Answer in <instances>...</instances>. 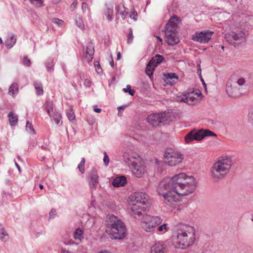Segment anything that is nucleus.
Returning <instances> with one entry per match:
<instances>
[{
  "label": "nucleus",
  "instance_id": "f257e3e1",
  "mask_svg": "<svg viewBox=\"0 0 253 253\" xmlns=\"http://www.w3.org/2000/svg\"><path fill=\"white\" fill-rule=\"evenodd\" d=\"M189 177L184 173H180L174 175L169 180L165 179L161 181L157 188L159 195L163 196L165 202L169 206L175 209L178 198L173 193L178 196L189 195L190 186L186 182Z\"/></svg>",
  "mask_w": 253,
  "mask_h": 253
},
{
  "label": "nucleus",
  "instance_id": "f03ea898",
  "mask_svg": "<svg viewBox=\"0 0 253 253\" xmlns=\"http://www.w3.org/2000/svg\"><path fill=\"white\" fill-rule=\"evenodd\" d=\"M106 231L112 239L122 240L126 235L124 223L113 214H108L105 220Z\"/></svg>",
  "mask_w": 253,
  "mask_h": 253
},
{
  "label": "nucleus",
  "instance_id": "7ed1b4c3",
  "mask_svg": "<svg viewBox=\"0 0 253 253\" xmlns=\"http://www.w3.org/2000/svg\"><path fill=\"white\" fill-rule=\"evenodd\" d=\"M130 214L133 216H140L142 212L146 210L148 207V196L142 192H135L129 197Z\"/></svg>",
  "mask_w": 253,
  "mask_h": 253
},
{
  "label": "nucleus",
  "instance_id": "20e7f679",
  "mask_svg": "<svg viewBox=\"0 0 253 253\" xmlns=\"http://www.w3.org/2000/svg\"><path fill=\"white\" fill-rule=\"evenodd\" d=\"M232 164L231 157H222L212 165L211 169L212 177L214 179L223 178L229 172Z\"/></svg>",
  "mask_w": 253,
  "mask_h": 253
},
{
  "label": "nucleus",
  "instance_id": "39448f33",
  "mask_svg": "<svg viewBox=\"0 0 253 253\" xmlns=\"http://www.w3.org/2000/svg\"><path fill=\"white\" fill-rule=\"evenodd\" d=\"M125 161L130 167L132 173L137 177H141L146 172L145 166L143 160L136 154L124 156Z\"/></svg>",
  "mask_w": 253,
  "mask_h": 253
},
{
  "label": "nucleus",
  "instance_id": "423d86ee",
  "mask_svg": "<svg viewBox=\"0 0 253 253\" xmlns=\"http://www.w3.org/2000/svg\"><path fill=\"white\" fill-rule=\"evenodd\" d=\"M178 19V17L174 15L171 17L166 26L165 38L166 42L169 45H174L179 42L176 31Z\"/></svg>",
  "mask_w": 253,
  "mask_h": 253
},
{
  "label": "nucleus",
  "instance_id": "0eeeda50",
  "mask_svg": "<svg viewBox=\"0 0 253 253\" xmlns=\"http://www.w3.org/2000/svg\"><path fill=\"white\" fill-rule=\"evenodd\" d=\"M245 83V80L243 78H237L231 77L226 83V91L229 96L236 98L240 96V86Z\"/></svg>",
  "mask_w": 253,
  "mask_h": 253
},
{
  "label": "nucleus",
  "instance_id": "6e6552de",
  "mask_svg": "<svg viewBox=\"0 0 253 253\" xmlns=\"http://www.w3.org/2000/svg\"><path fill=\"white\" fill-rule=\"evenodd\" d=\"M163 219L158 216L145 215L141 221V227L147 232H153L155 228L161 224Z\"/></svg>",
  "mask_w": 253,
  "mask_h": 253
},
{
  "label": "nucleus",
  "instance_id": "1a4fd4ad",
  "mask_svg": "<svg viewBox=\"0 0 253 253\" xmlns=\"http://www.w3.org/2000/svg\"><path fill=\"white\" fill-rule=\"evenodd\" d=\"M165 163L170 167H175L181 163L183 156L178 151L167 149L164 153Z\"/></svg>",
  "mask_w": 253,
  "mask_h": 253
},
{
  "label": "nucleus",
  "instance_id": "9d476101",
  "mask_svg": "<svg viewBox=\"0 0 253 253\" xmlns=\"http://www.w3.org/2000/svg\"><path fill=\"white\" fill-rule=\"evenodd\" d=\"M170 114L169 113H154L150 115L147 120L151 125L157 126L165 122L170 121Z\"/></svg>",
  "mask_w": 253,
  "mask_h": 253
},
{
  "label": "nucleus",
  "instance_id": "9b49d317",
  "mask_svg": "<svg viewBox=\"0 0 253 253\" xmlns=\"http://www.w3.org/2000/svg\"><path fill=\"white\" fill-rule=\"evenodd\" d=\"M174 242L176 247L180 249H186L189 246L190 241L187 232L179 230L177 231L176 237L174 239Z\"/></svg>",
  "mask_w": 253,
  "mask_h": 253
},
{
  "label": "nucleus",
  "instance_id": "f8f14e48",
  "mask_svg": "<svg viewBox=\"0 0 253 253\" xmlns=\"http://www.w3.org/2000/svg\"><path fill=\"white\" fill-rule=\"evenodd\" d=\"M225 39L229 44L233 45L235 47L239 46V44H237L236 42H239L240 43L245 42V34L243 32H231L227 33L225 35Z\"/></svg>",
  "mask_w": 253,
  "mask_h": 253
},
{
  "label": "nucleus",
  "instance_id": "ddd939ff",
  "mask_svg": "<svg viewBox=\"0 0 253 253\" xmlns=\"http://www.w3.org/2000/svg\"><path fill=\"white\" fill-rule=\"evenodd\" d=\"M214 32L210 30H206L200 32H196L193 36L192 39L195 42L202 43H206L211 40Z\"/></svg>",
  "mask_w": 253,
  "mask_h": 253
},
{
  "label": "nucleus",
  "instance_id": "4468645a",
  "mask_svg": "<svg viewBox=\"0 0 253 253\" xmlns=\"http://www.w3.org/2000/svg\"><path fill=\"white\" fill-rule=\"evenodd\" d=\"M203 98V95L198 89L191 90V106L199 104Z\"/></svg>",
  "mask_w": 253,
  "mask_h": 253
},
{
  "label": "nucleus",
  "instance_id": "2eb2a0df",
  "mask_svg": "<svg viewBox=\"0 0 253 253\" xmlns=\"http://www.w3.org/2000/svg\"><path fill=\"white\" fill-rule=\"evenodd\" d=\"M94 53V45L92 43H88L86 47L84 59L87 62L92 61Z\"/></svg>",
  "mask_w": 253,
  "mask_h": 253
},
{
  "label": "nucleus",
  "instance_id": "dca6fc26",
  "mask_svg": "<svg viewBox=\"0 0 253 253\" xmlns=\"http://www.w3.org/2000/svg\"><path fill=\"white\" fill-rule=\"evenodd\" d=\"M90 188L95 189L98 183V176L95 170H92L89 176Z\"/></svg>",
  "mask_w": 253,
  "mask_h": 253
},
{
  "label": "nucleus",
  "instance_id": "f3484780",
  "mask_svg": "<svg viewBox=\"0 0 253 253\" xmlns=\"http://www.w3.org/2000/svg\"><path fill=\"white\" fill-rule=\"evenodd\" d=\"M165 248L164 245L160 242L155 243L151 249L150 253H165Z\"/></svg>",
  "mask_w": 253,
  "mask_h": 253
},
{
  "label": "nucleus",
  "instance_id": "a211bd4d",
  "mask_svg": "<svg viewBox=\"0 0 253 253\" xmlns=\"http://www.w3.org/2000/svg\"><path fill=\"white\" fill-rule=\"evenodd\" d=\"M126 184V179L125 176H121L116 177L112 182L113 185L116 187L124 186Z\"/></svg>",
  "mask_w": 253,
  "mask_h": 253
},
{
  "label": "nucleus",
  "instance_id": "6ab92c4d",
  "mask_svg": "<svg viewBox=\"0 0 253 253\" xmlns=\"http://www.w3.org/2000/svg\"><path fill=\"white\" fill-rule=\"evenodd\" d=\"M115 9L120 14L123 19H124L126 18L128 12L126 10V8L123 4H120L116 5Z\"/></svg>",
  "mask_w": 253,
  "mask_h": 253
},
{
  "label": "nucleus",
  "instance_id": "aec40b11",
  "mask_svg": "<svg viewBox=\"0 0 253 253\" xmlns=\"http://www.w3.org/2000/svg\"><path fill=\"white\" fill-rule=\"evenodd\" d=\"M178 80V77L175 73H168L166 75V82L167 84L169 83L170 84H173L175 80L177 81Z\"/></svg>",
  "mask_w": 253,
  "mask_h": 253
},
{
  "label": "nucleus",
  "instance_id": "412c9836",
  "mask_svg": "<svg viewBox=\"0 0 253 253\" xmlns=\"http://www.w3.org/2000/svg\"><path fill=\"white\" fill-rule=\"evenodd\" d=\"M203 130L202 129L198 130L195 133H193L192 131H191V141L193 140H195L197 141H200L202 140L204 137H202L203 135Z\"/></svg>",
  "mask_w": 253,
  "mask_h": 253
},
{
  "label": "nucleus",
  "instance_id": "4be33fe9",
  "mask_svg": "<svg viewBox=\"0 0 253 253\" xmlns=\"http://www.w3.org/2000/svg\"><path fill=\"white\" fill-rule=\"evenodd\" d=\"M18 93V85L17 83H13L9 87L8 93L13 97Z\"/></svg>",
  "mask_w": 253,
  "mask_h": 253
},
{
  "label": "nucleus",
  "instance_id": "5701e85b",
  "mask_svg": "<svg viewBox=\"0 0 253 253\" xmlns=\"http://www.w3.org/2000/svg\"><path fill=\"white\" fill-rule=\"evenodd\" d=\"M169 228L168 224L164 223L162 225H159L157 229V232L160 234H164L169 230Z\"/></svg>",
  "mask_w": 253,
  "mask_h": 253
},
{
  "label": "nucleus",
  "instance_id": "b1692460",
  "mask_svg": "<svg viewBox=\"0 0 253 253\" xmlns=\"http://www.w3.org/2000/svg\"><path fill=\"white\" fill-rule=\"evenodd\" d=\"M105 14L107 16L108 20L111 21L113 17V6L107 5Z\"/></svg>",
  "mask_w": 253,
  "mask_h": 253
},
{
  "label": "nucleus",
  "instance_id": "393cba45",
  "mask_svg": "<svg viewBox=\"0 0 253 253\" xmlns=\"http://www.w3.org/2000/svg\"><path fill=\"white\" fill-rule=\"evenodd\" d=\"M155 67L156 66L151 61H150L147 64L145 72L146 74L150 77L152 76L153 71L154 70Z\"/></svg>",
  "mask_w": 253,
  "mask_h": 253
},
{
  "label": "nucleus",
  "instance_id": "a878e982",
  "mask_svg": "<svg viewBox=\"0 0 253 253\" xmlns=\"http://www.w3.org/2000/svg\"><path fill=\"white\" fill-rule=\"evenodd\" d=\"M9 122L11 126H15L18 122V118L12 112H10L8 114Z\"/></svg>",
  "mask_w": 253,
  "mask_h": 253
},
{
  "label": "nucleus",
  "instance_id": "bb28decb",
  "mask_svg": "<svg viewBox=\"0 0 253 253\" xmlns=\"http://www.w3.org/2000/svg\"><path fill=\"white\" fill-rule=\"evenodd\" d=\"M191 232H192V238H191V245L194 244L200 237L198 231H196L194 227L191 226Z\"/></svg>",
  "mask_w": 253,
  "mask_h": 253
},
{
  "label": "nucleus",
  "instance_id": "cd10ccee",
  "mask_svg": "<svg viewBox=\"0 0 253 253\" xmlns=\"http://www.w3.org/2000/svg\"><path fill=\"white\" fill-rule=\"evenodd\" d=\"M16 38L14 36H11L10 38L5 41V45L8 48H11L15 44Z\"/></svg>",
  "mask_w": 253,
  "mask_h": 253
},
{
  "label": "nucleus",
  "instance_id": "c85d7f7f",
  "mask_svg": "<svg viewBox=\"0 0 253 253\" xmlns=\"http://www.w3.org/2000/svg\"><path fill=\"white\" fill-rule=\"evenodd\" d=\"M164 59L163 57L159 54L156 55L150 61L156 66L160 63Z\"/></svg>",
  "mask_w": 253,
  "mask_h": 253
},
{
  "label": "nucleus",
  "instance_id": "c756f323",
  "mask_svg": "<svg viewBox=\"0 0 253 253\" xmlns=\"http://www.w3.org/2000/svg\"><path fill=\"white\" fill-rule=\"evenodd\" d=\"M9 239L8 234L5 232L4 228H0V239L3 242L7 241Z\"/></svg>",
  "mask_w": 253,
  "mask_h": 253
},
{
  "label": "nucleus",
  "instance_id": "7c9ffc66",
  "mask_svg": "<svg viewBox=\"0 0 253 253\" xmlns=\"http://www.w3.org/2000/svg\"><path fill=\"white\" fill-rule=\"evenodd\" d=\"M74 238L75 240L81 241L83 238V231L80 228L77 229L74 233Z\"/></svg>",
  "mask_w": 253,
  "mask_h": 253
},
{
  "label": "nucleus",
  "instance_id": "2f4dec72",
  "mask_svg": "<svg viewBox=\"0 0 253 253\" xmlns=\"http://www.w3.org/2000/svg\"><path fill=\"white\" fill-rule=\"evenodd\" d=\"M198 186L197 181L196 178L191 175V194L193 193Z\"/></svg>",
  "mask_w": 253,
  "mask_h": 253
},
{
  "label": "nucleus",
  "instance_id": "473e14b6",
  "mask_svg": "<svg viewBox=\"0 0 253 253\" xmlns=\"http://www.w3.org/2000/svg\"><path fill=\"white\" fill-rule=\"evenodd\" d=\"M34 86L36 90H37V93L38 94L42 95L43 94V87L42 84L41 83L35 82L34 84Z\"/></svg>",
  "mask_w": 253,
  "mask_h": 253
},
{
  "label": "nucleus",
  "instance_id": "72a5a7b5",
  "mask_svg": "<svg viewBox=\"0 0 253 253\" xmlns=\"http://www.w3.org/2000/svg\"><path fill=\"white\" fill-rule=\"evenodd\" d=\"M189 96V94H183L180 96H178L177 97V100L178 101L183 102L188 104L190 100Z\"/></svg>",
  "mask_w": 253,
  "mask_h": 253
},
{
  "label": "nucleus",
  "instance_id": "f704fd0d",
  "mask_svg": "<svg viewBox=\"0 0 253 253\" xmlns=\"http://www.w3.org/2000/svg\"><path fill=\"white\" fill-rule=\"evenodd\" d=\"M202 130H203V135H202V137H204L205 138V137H207V136H215L216 137L217 136V135L214 133L213 132L211 131L210 130H209V129H202Z\"/></svg>",
  "mask_w": 253,
  "mask_h": 253
},
{
  "label": "nucleus",
  "instance_id": "c9c22d12",
  "mask_svg": "<svg viewBox=\"0 0 253 253\" xmlns=\"http://www.w3.org/2000/svg\"><path fill=\"white\" fill-rule=\"evenodd\" d=\"M69 120L72 122L75 121V115L72 109H70L66 113Z\"/></svg>",
  "mask_w": 253,
  "mask_h": 253
},
{
  "label": "nucleus",
  "instance_id": "e433bc0d",
  "mask_svg": "<svg viewBox=\"0 0 253 253\" xmlns=\"http://www.w3.org/2000/svg\"><path fill=\"white\" fill-rule=\"evenodd\" d=\"M76 22L77 25L81 29L84 28V25L83 19L80 16H76Z\"/></svg>",
  "mask_w": 253,
  "mask_h": 253
},
{
  "label": "nucleus",
  "instance_id": "4c0bfd02",
  "mask_svg": "<svg viewBox=\"0 0 253 253\" xmlns=\"http://www.w3.org/2000/svg\"><path fill=\"white\" fill-rule=\"evenodd\" d=\"M26 130L28 131L29 133L33 134L35 133V131L33 127L32 123H30L29 121H28L26 123Z\"/></svg>",
  "mask_w": 253,
  "mask_h": 253
},
{
  "label": "nucleus",
  "instance_id": "58836bf2",
  "mask_svg": "<svg viewBox=\"0 0 253 253\" xmlns=\"http://www.w3.org/2000/svg\"><path fill=\"white\" fill-rule=\"evenodd\" d=\"M84 164H85V159H84V158H83L78 167L79 171L82 173H84Z\"/></svg>",
  "mask_w": 253,
  "mask_h": 253
},
{
  "label": "nucleus",
  "instance_id": "ea45409f",
  "mask_svg": "<svg viewBox=\"0 0 253 253\" xmlns=\"http://www.w3.org/2000/svg\"><path fill=\"white\" fill-rule=\"evenodd\" d=\"M94 67H95L96 71L98 74L102 73V70L101 67L99 64V62L98 61H94Z\"/></svg>",
  "mask_w": 253,
  "mask_h": 253
},
{
  "label": "nucleus",
  "instance_id": "a19ab883",
  "mask_svg": "<svg viewBox=\"0 0 253 253\" xmlns=\"http://www.w3.org/2000/svg\"><path fill=\"white\" fill-rule=\"evenodd\" d=\"M123 90L125 92H128V93L131 96H133L135 92L134 90L131 89V86L129 84L127 85L126 88H124Z\"/></svg>",
  "mask_w": 253,
  "mask_h": 253
},
{
  "label": "nucleus",
  "instance_id": "79ce46f5",
  "mask_svg": "<svg viewBox=\"0 0 253 253\" xmlns=\"http://www.w3.org/2000/svg\"><path fill=\"white\" fill-rule=\"evenodd\" d=\"M198 66L199 67V69L198 70V72H197V73L198 74L199 76H200V79H201V82H202V84H203V85L206 87V84L205 83V82H204V79H203L202 78V74H201V67H200V64H198Z\"/></svg>",
  "mask_w": 253,
  "mask_h": 253
},
{
  "label": "nucleus",
  "instance_id": "37998d69",
  "mask_svg": "<svg viewBox=\"0 0 253 253\" xmlns=\"http://www.w3.org/2000/svg\"><path fill=\"white\" fill-rule=\"evenodd\" d=\"M52 21L59 26H62L64 23V21L63 20L58 18H53L52 19Z\"/></svg>",
  "mask_w": 253,
  "mask_h": 253
},
{
  "label": "nucleus",
  "instance_id": "c03bdc74",
  "mask_svg": "<svg viewBox=\"0 0 253 253\" xmlns=\"http://www.w3.org/2000/svg\"><path fill=\"white\" fill-rule=\"evenodd\" d=\"M104 158H103V162H104V165L105 166H107L109 164V157L108 156L106 152H104Z\"/></svg>",
  "mask_w": 253,
  "mask_h": 253
},
{
  "label": "nucleus",
  "instance_id": "a18cd8bd",
  "mask_svg": "<svg viewBox=\"0 0 253 253\" xmlns=\"http://www.w3.org/2000/svg\"><path fill=\"white\" fill-rule=\"evenodd\" d=\"M133 36L132 35V30H130V32L128 33V34L127 35V43H131L133 41Z\"/></svg>",
  "mask_w": 253,
  "mask_h": 253
},
{
  "label": "nucleus",
  "instance_id": "49530a36",
  "mask_svg": "<svg viewBox=\"0 0 253 253\" xmlns=\"http://www.w3.org/2000/svg\"><path fill=\"white\" fill-rule=\"evenodd\" d=\"M53 111V107H52V103H47V108H46V111L48 113V114L50 116V112L51 111Z\"/></svg>",
  "mask_w": 253,
  "mask_h": 253
},
{
  "label": "nucleus",
  "instance_id": "de8ad7c7",
  "mask_svg": "<svg viewBox=\"0 0 253 253\" xmlns=\"http://www.w3.org/2000/svg\"><path fill=\"white\" fill-rule=\"evenodd\" d=\"M23 64L27 66H30L31 65V61L27 56L23 58Z\"/></svg>",
  "mask_w": 253,
  "mask_h": 253
},
{
  "label": "nucleus",
  "instance_id": "09e8293b",
  "mask_svg": "<svg viewBox=\"0 0 253 253\" xmlns=\"http://www.w3.org/2000/svg\"><path fill=\"white\" fill-rule=\"evenodd\" d=\"M61 116L60 114L56 115V117H54V120L56 124H58L60 121Z\"/></svg>",
  "mask_w": 253,
  "mask_h": 253
},
{
  "label": "nucleus",
  "instance_id": "8fccbe9b",
  "mask_svg": "<svg viewBox=\"0 0 253 253\" xmlns=\"http://www.w3.org/2000/svg\"><path fill=\"white\" fill-rule=\"evenodd\" d=\"M137 16V12L135 11H132L131 12V13L130 14V17L134 20H136L137 18L136 17Z\"/></svg>",
  "mask_w": 253,
  "mask_h": 253
},
{
  "label": "nucleus",
  "instance_id": "3c124183",
  "mask_svg": "<svg viewBox=\"0 0 253 253\" xmlns=\"http://www.w3.org/2000/svg\"><path fill=\"white\" fill-rule=\"evenodd\" d=\"M249 121L253 125V112L249 114Z\"/></svg>",
  "mask_w": 253,
  "mask_h": 253
},
{
  "label": "nucleus",
  "instance_id": "603ef678",
  "mask_svg": "<svg viewBox=\"0 0 253 253\" xmlns=\"http://www.w3.org/2000/svg\"><path fill=\"white\" fill-rule=\"evenodd\" d=\"M56 211L54 210H52L49 212V218H52L56 214Z\"/></svg>",
  "mask_w": 253,
  "mask_h": 253
},
{
  "label": "nucleus",
  "instance_id": "864d4df0",
  "mask_svg": "<svg viewBox=\"0 0 253 253\" xmlns=\"http://www.w3.org/2000/svg\"><path fill=\"white\" fill-rule=\"evenodd\" d=\"M185 141L187 143H190V132L188 133L185 136Z\"/></svg>",
  "mask_w": 253,
  "mask_h": 253
},
{
  "label": "nucleus",
  "instance_id": "5fc2aeb1",
  "mask_svg": "<svg viewBox=\"0 0 253 253\" xmlns=\"http://www.w3.org/2000/svg\"><path fill=\"white\" fill-rule=\"evenodd\" d=\"M125 106H120L119 107H118V115L120 116H121V112H123L124 108H125Z\"/></svg>",
  "mask_w": 253,
  "mask_h": 253
},
{
  "label": "nucleus",
  "instance_id": "6e6d98bb",
  "mask_svg": "<svg viewBox=\"0 0 253 253\" xmlns=\"http://www.w3.org/2000/svg\"><path fill=\"white\" fill-rule=\"evenodd\" d=\"M77 1H74L71 4L70 7L71 8H73V10L76 7L77 5Z\"/></svg>",
  "mask_w": 253,
  "mask_h": 253
},
{
  "label": "nucleus",
  "instance_id": "4d7b16f0",
  "mask_svg": "<svg viewBox=\"0 0 253 253\" xmlns=\"http://www.w3.org/2000/svg\"><path fill=\"white\" fill-rule=\"evenodd\" d=\"M94 111L96 113H100L101 111V109H99V108H98L97 106H94Z\"/></svg>",
  "mask_w": 253,
  "mask_h": 253
},
{
  "label": "nucleus",
  "instance_id": "13d9d810",
  "mask_svg": "<svg viewBox=\"0 0 253 253\" xmlns=\"http://www.w3.org/2000/svg\"><path fill=\"white\" fill-rule=\"evenodd\" d=\"M85 84L86 86H89L90 84V82L89 80H85Z\"/></svg>",
  "mask_w": 253,
  "mask_h": 253
},
{
  "label": "nucleus",
  "instance_id": "bf43d9fd",
  "mask_svg": "<svg viewBox=\"0 0 253 253\" xmlns=\"http://www.w3.org/2000/svg\"><path fill=\"white\" fill-rule=\"evenodd\" d=\"M110 65H111L112 67H114V60H113V58H112V57H111V61L110 62Z\"/></svg>",
  "mask_w": 253,
  "mask_h": 253
},
{
  "label": "nucleus",
  "instance_id": "052dcab7",
  "mask_svg": "<svg viewBox=\"0 0 253 253\" xmlns=\"http://www.w3.org/2000/svg\"><path fill=\"white\" fill-rule=\"evenodd\" d=\"M98 253H111V252H110L108 251H106V250H104V251H101L99 252Z\"/></svg>",
  "mask_w": 253,
  "mask_h": 253
},
{
  "label": "nucleus",
  "instance_id": "680f3d73",
  "mask_svg": "<svg viewBox=\"0 0 253 253\" xmlns=\"http://www.w3.org/2000/svg\"><path fill=\"white\" fill-rule=\"evenodd\" d=\"M121 58V53L120 52H118L117 55V59L119 60Z\"/></svg>",
  "mask_w": 253,
  "mask_h": 253
},
{
  "label": "nucleus",
  "instance_id": "e2e57ef3",
  "mask_svg": "<svg viewBox=\"0 0 253 253\" xmlns=\"http://www.w3.org/2000/svg\"><path fill=\"white\" fill-rule=\"evenodd\" d=\"M87 7V4L86 3H83L82 4V9H84Z\"/></svg>",
  "mask_w": 253,
  "mask_h": 253
},
{
  "label": "nucleus",
  "instance_id": "0e129e2a",
  "mask_svg": "<svg viewBox=\"0 0 253 253\" xmlns=\"http://www.w3.org/2000/svg\"><path fill=\"white\" fill-rule=\"evenodd\" d=\"M40 188L42 190L43 188V186L42 184L40 185Z\"/></svg>",
  "mask_w": 253,
  "mask_h": 253
},
{
  "label": "nucleus",
  "instance_id": "69168bd1",
  "mask_svg": "<svg viewBox=\"0 0 253 253\" xmlns=\"http://www.w3.org/2000/svg\"><path fill=\"white\" fill-rule=\"evenodd\" d=\"M157 38L160 41V42H162V39L159 36H158L157 37Z\"/></svg>",
  "mask_w": 253,
  "mask_h": 253
},
{
  "label": "nucleus",
  "instance_id": "338daca9",
  "mask_svg": "<svg viewBox=\"0 0 253 253\" xmlns=\"http://www.w3.org/2000/svg\"><path fill=\"white\" fill-rule=\"evenodd\" d=\"M15 165L17 167V168L19 170L20 169V167L17 164V163H15Z\"/></svg>",
  "mask_w": 253,
  "mask_h": 253
},
{
  "label": "nucleus",
  "instance_id": "774afa93",
  "mask_svg": "<svg viewBox=\"0 0 253 253\" xmlns=\"http://www.w3.org/2000/svg\"><path fill=\"white\" fill-rule=\"evenodd\" d=\"M221 49H222L223 50H224V48H225V47H224V46L222 45V46H221Z\"/></svg>",
  "mask_w": 253,
  "mask_h": 253
}]
</instances>
